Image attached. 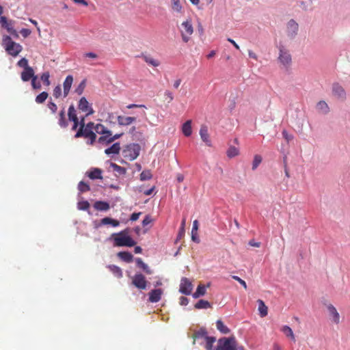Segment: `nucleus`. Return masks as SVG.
Segmentation results:
<instances>
[{
    "mask_svg": "<svg viewBox=\"0 0 350 350\" xmlns=\"http://www.w3.org/2000/svg\"><path fill=\"white\" fill-rule=\"evenodd\" d=\"M95 124L93 122H89L88 123L85 124V127L90 131H95Z\"/></svg>",
    "mask_w": 350,
    "mask_h": 350,
    "instance_id": "64",
    "label": "nucleus"
},
{
    "mask_svg": "<svg viewBox=\"0 0 350 350\" xmlns=\"http://www.w3.org/2000/svg\"><path fill=\"white\" fill-rule=\"evenodd\" d=\"M327 310L329 311V315L332 317V321L335 323L338 324L340 321V315L336 308L333 305L329 304L327 306Z\"/></svg>",
    "mask_w": 350,
    "mask_h": 350,
    "instance_id": "21",
    "label": "nucleus"
},
{
    "mask_svg": "<svg viewBox=\"0 0 350 350\" xmlns=\"http://www.w3.org/2000/svg\"><path fill=\"white\" fill-rule=\"evenodd\" d=\"M49 78L50 74L49 72H44L40 76V79L43 81L44 85H45L46 86H49L51 84Z\"/></svg>",
    "mask_w": 350,
    "mask_h": 350,
    "instance_id": "46",
    "label": "nucleus"
},
{
    "mask_svg": "<svg viewBox=\"0 0 350 350\" xmlns=\"http://www.w3.org/2000/svg\"><path fill=\"white\" fill-rule=\"evenodd\" d=\"M117 278H121L123 276L122 271L120 267L115 265H108L106 267Z\"/></svg>",
    "mask_w": 350,
    "mask_h": 350,
    "instance_id": "22",
    "label": "nucleus"
},
{
    "mask_svg": "<svg viewBox=\"0 0 350 350\" xmlns=\"http://www.w3.org/2000/svg\"><path fill=\"white\" fill-rule=\"evenodd\" d=\"M47 107L51 110V112L53 114H54L57 112V106L51 99H50V100H49Z\"/></svg>",
    "mask_w": 350,
    "mask_h": 350,
    "instance_id": "50",
    "label": "nucleus"
},
{
    "mask_svg": "<svg viewBox=\"0 0 350 350\" xmlns=\"http://www.w3.org/2000/svg\"><path fill=\"white\" fill-rule=\"evenodd\" d=\"M78 109L82 112H85V116H89L94 113L92 105L88 101L84 96L81 97L78 103Z\"/></svg>",
    "mask_w": 350,
    "mask_h": 350,
    "instance_id": "7",
    "label": "nucleus"
},
{
    "mask_svg": "<svg viewBox=\"0 0 350 350\" xmlns=\"http://www.w3.org/2000/svg\"><path fill=\"white\" fill-rule=\"evenodd\" d=\"M139 57H142L147 64H150L154 67L159 66V62L149 55L142 53V55Z\"/></svg>",
    "mask_w": 350,
    "mask_h": 350,
    "instance_id": "33",
    "label": "nucleus"
},
{
    "mask_svg": "<svg viewBox=\"0 0 350 350\" xmlns=\"http://www.w3.org/2000/svg\"><path fill=\"white\" fill-rule=\"evenodd\" d=\"M200 135L202 140L208 146H211V142L209 139V135L208 133V127L206 125H202L200 129Z\"/></svg>",
    "mask_w": 350,
    "mask_h": 350,
    "instance_id": "15",
    "label": "nucleus"
},
{
    "mask_svg": "<svg viewBox=\"0 0 350 350\" xmlns=\"http://www.w3.org/2000/svg\"><path fill=\"white\" fill-rule=\"evenodd\" d=\"M215 324L217 330L220 333L223 334H228L230 332V329L224 325V322L221 319L217 320Z\"/></svg>",
    "mask_w": 350,
    "mask_h": 350,
    "instance_id": "27",
    "label": "nucleus"
},
{
    "mask_svg": "<svg viewBox=\"0 0 350 350\" xmlns=\"http://www.w3.org/2000/svg\"><path fill=\"white\" fill-rule=\"evenodd\" d=\"M211 307V304L207 300L200 299L197 301V303L194 305V308L198 310L201 309H207Z\"/></svg>",
    "mask_w": 350,
    "mask_h": 350,
    "instance_id": "30",
    "label": "nucleus"
},
{
    "mask_svg": "<svg viewBox=\"0 0 350 350\" xmlns=\"http://www.w3.org/2000/svg\"><path fill=\"white\" fill-rule=\"evenodd\" d=\"M111 135H104L98 137V143L104 145V146H108L110 144L112 143V140L111 139Z\"/></svg>",
    "mask_w": 350,
    "mask_h": 350,
    "instance_id": "34",
    "label": "nucleus"
},
{
    "mask_svg": "<svg viewBox=\"0 0 350 350\" xmlns=\"http://www.w3.org/2000/svg\"><path fill=\"white\" fill-rule=\"evenodd\" d=\"M152 221V219L151 218L150 215H146L144 219L142 220V224L143 226H146L150 224Z\"/></svg>",
    "mask_w": 350,
    "mask_h": 350,
    "instance_id": "58",
    "label": "nucleus"
},
{
    "mask_svg": "<svg viewBox=\"0 0 350 350\" xmlns=\"http://www.w3.org/2000/svg\"><path fill=\"white\" fill-rule=\"evenodd\" d=\"M298 30V23L294 19H291L286 26L287 36L291 40L294 39L297 35Z\"/></svg>",
    "mask_w": 350,
    "mask_h": 350,
    "instance_id": "9",
    "label": "nucleus"
},
{
    "mask_svg": "<svg viewBox=\"0 0 350 350\" xmlns=\"http://www.w3.org/2000/svg\"><path fill=\"white\" fill-rule=\"evenodd\" d=\"M21 33L24 38H27L31 33V31L29 29L23 28L21 30Z\"/></svg>",
    "mask_w": 350,
    "mask_h": 350,
    "instance_id": "63",
    "label": "nucleus"
},
{
    "mask_svg": "<svg viewBox=\"0 0 350 350\" xmlns=\"http://www.w3.org/2000/svg\"><path fill=\"white\" fill-rule=\"evenodd\" d=\"M258 311H259L260 316L261 317H266L268 314L267 306L265 305V302L261 299L258 300Z\"/></svg>",
    "mask_w": 350,
    "mask_h": 350,
    "instance_id": "29",
    "label": "nucleus"
},
{
    "mask_svg": "<svg viewBox=\"0 0 350 350\" xmlns=\"http://www.w3.org/2000/svg\"><path fill=\"white\" fill-rule=\"evenodd\" d=\"M232 278L234 280L237 281L245 289L247 288V286L246 282L243 280H242L241 278H239L237 275H232Z\"/></svg>",
    "mask_w": 350,
    "mask_h": 350,
    "instance_id": "56",
    "label": "nucleus"
},
{
    "mask_svg": "<svg viewBox=\"0 0 350 350\" xmlns=\"http://www.w3.org/2000/svg\"><path fill=\"white\" fill-rule=\"evenodd\" d=\"M163 291L161 288H154L148 293V301L150 303H157L160 301Z\"/></svg>",
    "mask_w": 350,
    "mask_h": 350,
    "instance_id": "11",
    "label": "nucleus"
},
{
    "mask_svg": "<svg viewBox=\"0 0 350 350\" xmlns=\"http://www.w3.org/2000/svg\"><path fill=\"white\" fill-rule=\"evenodd\" d=\"M152 177V173H151L150 170H145L142 171L139 176V178H140L141 181L148 180L151 179Z\"/></svg>",
    "mask_w": 350,
    "mask_h": 350,
    "instance_id": "40",
    "label": "nucleus"
},
{
    "mask_svg": "<svg viewBox=\"0 0 350 350\" xmlns=\"http://www.w3.org/2000/svg\"><path fill=\"white\" fill-rule=\"evenodd\" d=\"M206 286L204 284H199L197 286L196 291L192 294V297L194 299H198L200 297L204 296L206 293Z\"/></svg>",
    "mask_w": 350,
    "mask_h": 350,
    "instance_id": "26",
    "label": "nucleus"
},
{
    "mask_svg": "<svg viewBox=\"0 0 350 350\" xmlns=\"http://www.w3.org/2000/svg\"><path fill=\"white\" fill-rule=\"evenodd\" d=\"M90 206V204L88 200L79 201L77 203V208L79 210L88 211L89 214H90V212L89 211Z\"/></svg>",
    "mask_w": 350,
    "mask_h": 350,
    "instance_id": "37",
    "label": "nucleus"
},
{
    "mask_svg": "<svg viewBox=\"0 0 350 350\" xmlns=\"http://www.w3.org/2000/svg\"><path fill=\"white\" fill-rule=\"evenodd\" d=\"M121 150L120 142H114L111 146L105 150L107 155L118 154Z\"/></svg>",
    "mask_w": 350,
    "mask_h": 350,
    "instance_id": "17",
    "label": "nucleus"
},
{
    "mask_svg": "<svg viewBox=\"0 0 350 350\" xmlns=\"http://www.w3.org/2000/svg\"><path fill=\"white\" fill-rule=\"evenodd\" d=\"M48 96H49L48 92L44 91L36 96L35 101L38 104H42L46 100Z\"/></svg>",
    "mask_w": 350,
    "mask_h": 350,
    "instance_id": "38",
    "label": "nucleus"
},
{
    "mask_svg": "<svg viewBox=\"0 0 350 350\" xmlns=\"http://www.w3.org/2000/svg\"><path fill=\"white\" fill-rule=\"evenodd\" d=\"M202 331H207L206 328L205 327H201L198 330H196L194 332H193V344L194 345L196 342H197L199 345L203 347L204 345V339H198V336L197 335L198 334V333H200V332Z\"/></svg>",
    "mask_w": 350,
    "mask_h": 350,
    "instance_id": "28",
    "label": "nucleus"
},
{
    "mask_svg": "<svg viewBox=\"0 0 350 350\" xmlns=\"http://www.w3.org/2000/svg\"><path fill=\"white\" fill-rule=\"evenodd\" d=\"M332 94L338 99L345 100L346 98V92L338 83H333Z\"/></svg>",
    "mask_w": 350,
    "mask_h": 350,
    "instance_id": "10",
    "label": "nucleus"
},
{
    "mask_svg": "<svg viewBox=\"0 0 350 350\" xmlns=\"http://www.w3.org/2000/svg\"><path fill=\"white\" fill-rule=\"evenodd\" d=\"M68 119L66 118L65 108L63 107L59 112L57 116V124L62 129H66L68 126Z\"/></svg>",
    "mask_w": 350,
    "mask_h": 350,
    "instance_id": "14",
    "label": "nucleus"
},
{
    "mask_svg": "<svg viewBox=\"0 0 350 350\" xmlns=\"http://www.w3.org/2000/svg\"><path fill=\"white\" fill-rule=\"evenodd\" d=\"M110 163V167L113 169L114 171L118 172L120 175H124L126 173V169L125 167H121L117 165L115 163L111 162L109 161H107Z\"/></svg>",
    "mask_w": 350,
    "mask_h": 350,
    "instance_id": "35",
    "label": "nucleus"
},
{
    "mask_svg": "<svg viewBox=\"0 0 350 350\" xmlns=\"http://www.w3.org/2000/svg\"><path fill=\"white\" fill-rule=\"evenodd\" d=\"M317 108L323 113H327L329 111V107L327 103L324 100H321L317 103Z\"/></svg>",
    "mask_w": 350,
    "mask_h": 350,
    "instance_id": "36",
    "label": "nucleus"
},
{
    "mask_svg": "<svg viewBox=\"0 0 350 350\" xmlns=\"http://www.w3.org/2000/svg\"><path fill=\"white\" fill-rule=\"evenodd\" d=\"M95 133L104 135H112L111 131L108 129L104 125L101 124H96L95 126Z\"/></svg>",
    "mask_w": 350,
    "mask_h": 350,
    "instance_id": "25",
    "label": "nucleus"
},
{
    "mask_svg": "<svg viewBox=\"0 0 350 350\" xmlns=\"http://www.w3.org/2000/svg\"><path fill=\"white\" fill-rule=\"evenodd\" d=\"M117 256L122 261L130 263L133 260V255L129 251H121L117 254Z\"/></svg>",
    "mask_w": 350,
    "mask_h": 350,
    "instance_id": "19",
    "label": "nucleus"
},
{
    "mask_svg": "<svg viewBox=\"0 0 350 350\" xmlns=\"http://www.w3.org/2000/svg\"><path fill=\"white\" fill-rule=\"evenodd\" d=\"M61 95H62V88H61L60 85H57L53 89V96L55 98H58L61 96Z\"/></svg>",
    "mask_w": 350,
    "mask_h": 350,
    "instance_id": "53",
    "label": "nucleus"
},
{
    "mask_svg": "<svg viewBox=\"0 0 350 350\" xmlns=\"http://www.w3.org/2000/svg\"><path fill=\"white\" fill-rule=\"evenodd\" d=\"M129 231L130 229L126 228L119 232L113 233L109 240L113 241L114 247H133L136 241L129 234Z\"/></svg>",
    "mask_w": 350,
    "mask_h": 350,
    "instance_id": "2",
    "label": "nucleus"
},
{
    "mask_svg": "<svg viewBox=\"0 0 350 350\" xmlns=\"http://www.w3.org/2000/svg\"><path fill=\"white\" fill-rule=\"evenodd\" d=\"M262 162V157L259 154H256L252 161V170H255Z\"/></svg>",
    "mask_w": 350,
    "mask_h": 350,
    "instance_id": "45",
    "label": "nucleus"
},
{
    "mask_svg": "<svg viewBox=\"0 0 350 350\" xmlns=\"http://www.w3.org/2000/svg\"><path fill=\"white\" fill-rule=\"evenodd\" d=\"M191 240L196 243H200V238L198 235V231H192L191 230Z\"/></svg>",
    "mask_w": 350,
    "mask_h": 350,
    "instance_id": "59",
    "label": "nucleus"
},
{
    "mask_svg": "<svg viewBox=\"0 0 350 350\" xmlns=\"http://www.w3.org/2000/svg\"><path fill=\"white\" fill-rule=\"evenodd\" d=\"M191 120H187L182 126V132L186 137H189L192 133Z\"/></svg>",
    "mask_w": 350,
    "mask_h": 350,
    "instance_id": "24",
    "label": "nucleus"
},
{
    "mask_svg": "<svg viewBox=\"0 0 350 350\" xmlns=\"http://www.w3.org/2000/svg\"><path fill=\"white\" fill-rule=\"evenodd\" d=\"M78 118L77 110L73 104H71L68 109V121H74L75 119Z\"/></svg>",
    "mask_w": 350,
    "mask_h": 350,
    "instance_id": "31",
    "label": "nucleus"
},
{
    "mask_svg": "<svg viewBox=\"0 0 350 350\" xmlns=\"http://www.w3.org/2000/svg\"><path fill=\"white\" fill-rule=\"evenodd\" d=\"M86 138L88 139L87 144L90 145H93L96 140V134L94 131H93Z\"/></svg>",
    "mask_w": 350,
    "mask_h": 350,
    "instance_id": "52",
    "label": "nucleus"
},
{
    "mask_svg": "<svg viewBox=\"0 0 350 350\" xmlns=\"http://www.w3.org/2000/svg\"><path fill=\"white\" fill-rule=\"evenodd\" d=\"M2 45L5 51L13 57H16L23 50V46L13 41L8 35H4L2 39Z\"/></svg>",
    "mask_w": 350,
    "mask_h": 350,
    "instance_id": "3",
    "label": "nucleus"
},
{
    "mask_svg": "<svg viewBox=\"0 0 350 350\" xmlns=\"http://www.w3.org/2000/svg\"><path fill=\"white\" fill-rule=\"evenodd\" d=\"M226 338L231 339L230 346H231L232 350H245V349L243 346H238L237 340L234 336H232L227 337Z\"/></svg>",
    "mask_w": 350,
    "mask_h": 350,
    "instance_id": "41",
    "label": "nucleus"
},
{
    "mask_svg": "<svg viewBox=\"0 0 350 350\" xmlns=\"http://www.w3.org/2000/svg\"><path fill=\"white\" fill-rule=\"evenodd\" d=\"M37 80L38 77H33V79L31 80V86L34 90H39L41 88V84Z\"/></svg>",
    "mask_w": 350,
    "mask_h": 350,
    "instance_id": "54",
    "label": "nucleus"
},
{
    "mask_svg": "<svg viewBox=\"0 0 350 350\" xmlns=\"http://www.w3.org/2000/svg\"><path fill=\"white\" fill-rule=\"evenodd\" d=\"M86 85V79H83L75 90V92L78 95H81Z\"/></svg>",
    "mask_w": 350,
    "mask_h": 350,
    "instance_id": "43",
    "label": "nucleus"
},
{
    "mask_svg": "<svg viewBox=\"0 0 350 350\" xmlns=\"http://www.w3.org/2000/svg\"><path fill=\"white\" fill-rule=\"evenodd\" d=\"M73 83V77L71 75H68L64 83H63V88H66L70 90L72 85Z\"/></svg>",
    "mask_w": 350,
    "mask_h": 350,
    "instance_id": "44",
    "label": "nucleus"
},
{
    "mask_svg": "<svg viewBox=\"0 0 350 350\" xmlns=\"http://www.w3.org/2000/svg\"><path fill=\"white\" fill-rule=\"evenodd\" d=\"M172 9L174 11L177 12H181L183 7L179 0H172Z\"/></svg>",
    "mask_w": 350,
    "mask_h": 350,
    "instance_id": "48",
    "label": "nucleus"
},
{
    "mask_svg": "<svg viewBox=\"0 0 350 350\" xmlns=\"http://www.w3.org/2000/svg\"><path fill=\"white\" fill-rule=\"evenodd\" d=\"M193 289V285L190 280L183 277L180 280V288H179V292L185 295H189L191 294Z\"/></svg>",
    "mask_w": 350,
    "mask_h": 350,
    "instance_id": "8",
    "label": "nucleus"
},
{
    "mask_svg": "<svg viewBox=\"0 0 350 350\" xmlns=\"http://www.w3.org/2000/svg\"><path fill=\"white\" fill-rule=\"evenodd\" d=\"M131 284L139 290H146L149 283L144 274L136 273L132 277Z\"/></svg>",
    "mask_w": 350,
    "mask_h": 350,
    "instance_id": "5",
    "label": "nucleus"
},
{
    "mask_svg": "<svg viewBox=\"0 0 350 350\" xmlns=\"http://www.w3.org/2000/svg\"><path fill=\"white\" fill-rule=\"evenodd\" d=\"M135 263H136V266L141 269L144 273H146V274H152V271L151 270V269L148 267V265L147 264H146L141 258H136L135 259Z\"/></svg>",
    "mask_w": 350,
    "mask_h": 350,
    "instance_id": "18",
    "label": "nucleus"
},
{
    "mask_svg": "<svg viewBox=\"0 0 350 350\" xmlns=\"http://www.w3.org/2000/svg\"><path fill=\"white\" fill-rule=\"evenodd\" d=\"M93 131H90L85 127V126H84L83 127L82 126L77 129V131L75 135V138H80V137L86 138Z\"/></svg>",
    "mask_w": 350,
    "mask_h": 350,
    "instance_id": "23",
    "label": "nucleus"
},
{
    "mask_svg": "<svg viewBox=\"0 0 350 350\" xmlns=\"http://www.w3.org/2000/svg\"><path fill=\"white\" fill-rule=\"evenodd\" d=\"M282 134V137L286 139L287 142H289L293 139V136L289 134L286 130H283Z\"/></svg>",
    "mask_w": 350,
    "mask_h": 350,
    "instance_id": "57",
    "label": "nucleus"
},
{
    "mask_svg": "<svg viewBox=\"0 0 350 350\" xmlns=\"http://www.w3.org/2000/svg\"><path fill=\"white\" fill-rule=\"evenodd\" d=\"M141 215H142V212L133 213L130 216V220L131 221H135L139 219V217Z\"/></svg>",
    "mask_w": 350,
    "mask_h": 350,
    "instance_id": "60",
    "label": "nucleus"
},
{
    "mask_svg": "<svg viewBox=\"0 0 350 350\" xmlns=\"http://www.w3.org/2000/svg\"><path fill=\"white\" fill-rule=\"evenodd\" d=\"M94 208L99 211L106 212L110 208V204L107 201L97 200L93 204Z\"/></svg>",
    "mask_w": 350,
    "mask_h": 350,
    "instance_id": "16",
    "label": "nucleus"
},
{
    "mask_svg": "<svg viewBox=\"0 0 350 350\" xmlns=\"http://www.w3.org/2000/svg\"><path fill=\"white\" fill-rule=\"evenodd\" d=\"M198 339H204L203 347L206 350H232L231 339L221 337L217 340L215 336H209L208 331H202L197 335Z\"/></svg>",
    "mask_w": 350,
    "mask_h": 350,
    "instance_id": "1",
    "label": "nucleus"
},
{
    "mask_svg": "<svg viewBox=\"0 0 350 350\" xmlns=\"http://www.w3.org/2000/svg\"><path fill=\"white\" fill-rule=\"evenodd\" d=\"M185 221L184 219L182 221L181 227L179 229L178 234L176 240V242L185 235Z\"/></svg>",
    "mask_w": 350,
    "mask_h": 350,
    "instance_id": "51",
    "label": "nucleus"
},
{
    "mask_svg": "<svg viewBox=\"0 0 350 350\" xmlns=\"http://www.w3.org/2000/svg\"><path fill=\"white\" fill-rule=\"evenodd\" d=\"M278 60L285 67H288L292 62L291 54L283 45L279 46Z\"/></svg>",
    "mask_w": 350,
    "mask_h": 350,
    "instance_id": "6",
    "label": "nucleus"
},
{
    "mask_svg": "<svg viewBox=\"0 0 350 350\" xmlns=\"http://www.w3.org/2000/svg\"><path fill=\"white\" fill-rule=\"evenodd\" d=\"M17 66L23 69L30 67L28 64V60L25 57H22L18 62Z\"/></svg>",
    "mask_w": 350,
    "mask_h": 350,
    "instance_id": "49",
    "label": "nucleus"
},
{
    "mask_svg": "<svg viewBox=\"0 0 350 350\" xmlns=\"http://www.w3.org/2000/svg\"><path fill=\"white\" fill-rule=\"evenodd\" d=\"M33 77H38L35 75V72L32 67H29L27 68L23 69L21 72V79L24 82H27L29 81H31L33 79Z\"/></svg>",
    "mask_w": 350,
    "mask_h": 350,
    "instance_id": "13",
    "label": "nucleus"
},
{
    "mask_svg": "<svg viewBox=\"0 0 350 350\" xmlns=\"http://www.w3.org/2000/svg\"><path fill=\"white\" fill-rule=\"evenodd\" d=\"M312 1L310 0H308L307 1H299L297 2L298 5L303 10H306L308 9V5L311 4Z\"/></svg>",
    "mask_w": 350,
    "mask_h": 350,
    "instance_id": "55",
    "label": "nucleus"
},
{
    "mask_svg": "<svg viewBox=\"0 0 350 350\" xmlns=\"http://www.w3.org/2000/svg\"><path fill=\"white\" fill-rule=\"evenodd\" d=\"M179 299H180L179 304H180V306H187V304L189 302V299L187 297H184V296H181Z\"/></svg>",
    "mask_w": 350,
    "mask_h": 350,
    "instance_id": "62",
    "label": "nucleus"
},
{
    "mask_svg": "<svg viewBox=\"0 0 350 350\" xmlns=\"http://www.w3.org/2000/svg\"><path fill=\"white\" fill-rule=\"evenodd\" d=\"M239 150L235 146H230L226 152L227 156L229 158H233L239 154Z\"/></svg>",
    "mask_w": 350,
    "mask_h": 350,
    "instance_id": "42",
    "label": "nucleus"
},
{
    "mask_svg": "<svg viewBox=\"0 0 350 350\" xmlns=\"http://www.w3.org/2000/svg\"><path fill=\"white\" fill-rule=\"evenodd\" d=\"M103 170L98 167H91L87 172L86 176L91 180H102Z\"/></svg>",
    "mask_w": 350,
    "mask_h": 350,
    "instance_id": "12",
    "label": "nucleus"
},
{
    "mask_svg": "<svg viewBox=\"0 0 350 350\" xmlns=\"http://www.w3.org/2000/svg\"><path fill=\"white\" fill-rule=\"evenodd\" d=\"M141 146L137 143L127 144L122 150V155L129 161H133L139 155Z\"/></svg>",
    "mask_w": 350,
    "mask_h": 350,
    "instance_id": "4",
    "label": "nucleus"
},
{
    "mask_svg": "<svg viewBox=\"0 0 350 350\" xmlns=\"http://www.w3.org/2000/svg\"><path fill=\"white\" fill-rule=\"evenodd\" d=\"M77 188L78 190L79 191V193H84L89 191L90 190V187L89 184L83 180L79 183Z\"/></svg>",
    "mask_w": 350,
    "mask_h": 350,
    "instance_id": "39",
    "label": "nucleus"
},
{
    "mask_svg": "<svg viewBox=\"0 0 350 350\" xmlns=\"http://www.w3.org/2000/svg\"><path fill=\"white\" fill-rule=\"evenodd\" d=\"M118 123L120 126H128L131 124V123L136 121L135 117H124L122 116H118L117 117Z\"/></svg>",
    "mask_w": 350,
    "mask_h": 350,
    "instance_id": "20",
    "label": "nucleus"
},
{
    "mask_svg": "<svg viewBox=\"0 0 350 350\" xmlns=\"http://www.w3.org/2000/svg\"><path fill=\"white\" fill-rule=\"evenodd\" d=\"M282 332L288 337H291L294 339V334L292 329L288 325H284L282 328Z\"/></svg>",
    "mask_w": 350,
    "mask_h": 350,
    "instance_id": "47",
    "label": "nucleus"
},
{
    "mask_svg": "<svg viewBox=\"0 0 350 350\" xmlns=\"http://www.w3.org/2000/svg\"><path fill=\"white\" fill-rule=\"evenodd\" d=\"M111 221V217H105L100 219V224H103V226L110 225Z\"/></svg>",
    "mask_w": 350,
    "mask_h": 350,
    "instance_id": "61",
    "label": "nucleus"
},
{
    "mask_svg": "<svg viewBox=\"0 0 350 350\" xmlns=\"http://www.w3.org/2000/svg\"><path fill=\"white\" fill-rule=\"evenodd\" d=\"M182 27L184 29L185 32L190 36L193 32V28L191 20H187L182 23Z\"/></svg>",
    "mask_w": 350,
    "mask_h": 350,
    "instance_id": "32",
    "label": "nucleus"
}]
</instances>
